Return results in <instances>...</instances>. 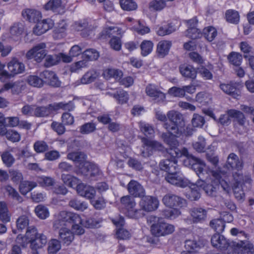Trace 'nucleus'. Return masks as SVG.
<instances>
[{
	"label": "nucleus",
	"mask_w": 254,
	"mask_h": 254,
	"mask_svg": "<svg viewBox=\"0 0 254 254\" xmlns=\"http://www.w3.org/2000/svg\"><path fill=\"white\" fill-rule=\"evenodd\" d=\"M175 31V28L170 24H165L159 26L157 28V34L159 36H163L168 35Z\"/></svg>",
	"instance_id": "48"
},
{
	"label": "nucleus",
	"mask_w": 254,
	"mask_h": 254,
	"mask_svg": "<svg viewBox=\"0 0 254 254\" xmlns=\"http://www.w3.org/2000/svg\"><path fill=\"white\" fill-rule=\"evenodd\" d=\"M0 219L4 222L10 221V216L6 204L4 202H0Z\"/></svg>",
	"instance_id": "51"
},
{
	"label": "nucleus",
	"mask_w": 254,
	"mask_h": 254,
	"mask_svg": "<svg viewBox=\"0 0 254 254\" xmlns=\"http://www.w3.org/2000/svg\"><path fill=\"white\" fill-rule=\"evenodd\" d=\"M141 141L143 147L144 148H146V150L150 149L151 150L152 149H155L160 151L163 150L164 147L162 145L157 141L151 140L145 137L142 138Z\"/></svg>",
	"instance_id": "31"
},
{
	"label": "nucleus",
	"mask_w": 254,
	"mask_h": 254,
	"mask_svg": "<svg viewBox=\"0 0 254 254\" xmlns=\"http://www.w3.org/2000/svg\"><path fill=\"white\" fill-rule=\"evenodd\" d=\"M164 204L168 207H182L185 204L186 201L179 196L173 193H169L164 196L162 199Z\"/></svg>",
	"instance_id": "11"
},
{
	"label": "nucleus",
	"mask_w": 254,
	"mask_h": 254,
	"mask_svg": "<svg viewBox=\"0 0 254 254\" xmlns=\"http://www.w3.org/2000/svg\"><path fill=\"white\" fill-rule=\"evenodd\" d=\"M243 177V176L240 174L238 175V178L234 176L236 185L233 187V191L235 197L238 200L244 199L245 197L244 191L241 189V185L244 182L242 180Z\"/></svg>",
	"instance_id": "26"
},
{
	"label": "nucleus",
	"mask_w": 254,
	"mask_h": 254,
	"mask_svg": "<svg viewBox=\"0 0 254 254\" xmlns=\"http://www.w3.org/2000/svg\"><path fill=\"white\" fill-rule=\"evenodd\" d=\"M225 18L227 22L237 24L240 21L239 12L234 9H228L225 12Z\"/></svg>",
	"instance_id": "39"
},
{
	"label": "nucleus",
	"mask_w": 254,
	"mask_h": 254,
	"mask_svg": "<svg viewBox=\"0 0 254 254\" xmlns=\"http://www.w3.org/2000/svg\"><path fill=\"white\" fill-rule=\"evenodd\" d=\"M45 65L46 67H50L57 64L60 62V59L58 54L54 55H46L45 57Z\"/></svg>",
	"instance_id": "63"
},
{
	"label": "nucleus",
	"mask_w": 254,
	"mask_h": 254,
	"mask_svg": "<svg viewBox=\"0 0 254 254\" xmlns=\"http://www.w3.org/2000/svg\"><path fill=\"white\" fill-rule=\"evenodd\" d=\"M167 116L171 123H165L163 127L170 134L180 137L183 133L182 126L184 125V121L183 115L177 111L171 110L167 113Z\"/></svg>",
	"instance_id": "3"
},
{
	"label": "nucleus",
	"mask_w": 254,
	"mask_h": 254,
	"mask_svg": "<svg viewBox=\"0 0 254 254\" xmlns=\"http://www.w3.org/2000/svg\"><path fill=\"white\" fill-rule=\"evenodd\" d=\"M37 186V184L34 182L23 181L19 185V190L22 194H26Z\"/></svg>",
	"instance_id": "44"
},
{
	"label": "nucleus",
	"mask_w": 254,
	"mask_h": 254,
	"mask_svg": "<svg viewBox=\"0 0 254 254\" xmlns=\"http://www.w3.org/2000/svg\"><path fill=\"white\" fill-rule=\"evenodd\" d=\"M237 85L236 83L221 84L220 85V87L224 92L237 98L239 96V91L237 89Z\"/></svg>",
	"instance_id": "28"
},
{
	"label": "nucleus",
	"mask_w": 254,
	"mask_h": 254,
	"mask_svg": "<svg viewBox=\"0 0 254 254\" xmlns=\"http://www.w3.org/2000/svg\"><path fill=\"white\" fill-rule=\"evenodd\" d=\"M211 242L213 247L222 251L227 250L231 246L229 240L220 234L213 235Z\"/></svg>",
	"instance_id": "12"
},
{
	"label": "nucleus",
	"mask_w": 254,
	"mask_h": 254,
	"mask_svg": "<svg viewBox=\"0 0 254 254\" xmlns=\"http://www.w3.org/2000/svg\"><path fill=\"white\" fill-rule=\"evenodd\" d=\"M112 222L117 228L116 234L118 238L122 240H127L130 238L131 234L129 231L120 228L125 224L124 219L123 217L112 219Z\"/></svg>",
	"instance_id": "15"
},
{
	"label": "nucleus",
	"mask_w": 254,
	"mask_h": 254,
	"mask_svg": "<svg viewBox=\"0 0 254 254\" xmlns=\"http://www.w3.org/2000/svg\"><path fill=\"white\" fill-rule=\"evenodd\" d=\"M197 21L195 17L187 21L188 29L187 36L188 37L194 39L199 38L201 35L200 30L196 27Z\"/></svg>",
	"instance_id": "17"
},
{
	"label": "nucleus",
	"mask_w": 254,
	"mask_h": 254,
	"mask_svg": "<svg viewBox=\"0 0 254 254\" xmlns=\"http://www.w3.org/2000/svg\"><path fill=\"white\" fill-rule=\"evenodd\" d=\"M62 179L64 184L69 187L74 188L79 184V180L76 177L69 174L62 175Z\"/></svg>",
	"instance_id": "40"
},
{
	"label": "nucleus",
	"mask_w": 254,
	"mask_h": 254,
	"mask_svg": "<svg viewBox=\"0 0 254 254\" xmlns=\"http://www.w3.org/2000/svg\"><path fill=\"white\" fill-rule=\"evenodd\" d=\"M205 245L204 241H196L194 240H187L185 241V247L189 254L196 252Z\"/></svg>",
	"instance_id": "23"
},
{
	"label": "nucleus",
	"mask_w": 254,
	"mask_h": 254,
	"mask_svg": "<svg viewBox=\"0 0 254 254\" xmlns=\"http://www.w3.org/2000/svg\"><path fill=\"white\" fill-rule=\"evenodd\" d=\"M139 127L141 132L145 135H152L154 133V130L152 126L144 122H140L139 123Z\"/></svg>",
	"instance_id": "52"
},
{
	"label": "nucleus",
	"mask_w": 254,
	"mask_h": 254,
	"mask_svg": "<svg viewBox=\"0 0 254 254\" xmlns=\"http://www.w3.org/2000/svg\"><path fill=\"white\" fill-rule=\"evenodd\" d=\"M165 180L170 184L181 188H185L190 184V181L178 172V169L175 172L167 174Z\"/></svg>",
	"instance_id": "7"
},
{
	"label": "nucleus",
	"mask_w": 254,
	"mask_h": 254,
	"mask_svg": "<svg viewBox=\"0 0 254 254\" xmlns=\"http://www.w3.org/2000/svg\"><path fill=\"white\" fill-rule=\"evenodd\" d=\"M45 80V82L51 86L58 87L60 85V81L56 73L52 71L45 70L41 74Z\"/></svg>",
	"instance_id": "22"
},
{
	"label": "nucleus",
	"mask_w": 254,
	"mask_h": 254,
	"mask_svg": "<svg viewBox=\"0 0 254 254\" xmlns=\"http://www.w3.org/2000/svg\"><path fill=\"white\" fill-rule=\"evenodd\" d=\"M37 22V23L33 28V33L37 35H41L45 33L54 26V22L50 18L41 21L39 20Z\"/></svg>",
	"instance_id": "13"
},
{
	"label": "nucleus",
	"mask_w": 254,
	"mask_h": 254,
	"mask_svg": "<svg viewBox=\"0 0 254 254\" xmlns=\"http://www.w3.org/2000/svg\"><path fill=\"white\" fill-rule=\"evenodd\" d=\"M9 173L11 180L14 183L17 184L23 180V175L18 170L11 169L9 171Z\"/></svg>",
	"instance_id": "60"
},
{
	"label": "nucleus",
	"mask_w": 254,
	"mask_h": 254,
	"mask_svg": "<svg viewBox=\"0 0 254 254\" xmlns=\"http://www.w3.org/2000/svg\"><path fill=\"white\" fill-rule=\"evenodd\" d=\"M161 137L168 145L169 147L166 149L167 152L171 156L170 159H165L160 161L159 168L161 170L166 172L167 174L175 172L178 169L177 160L176 158L181 157L182 156L186 157L187 159L190 160V164L192 166L193 162L192 159L195 157L189 153L187 148H183L180 150L178 148L179 145L178 141L167 133H163Z\"/></svg>",
	"instance_id": "2"
},
{
	"label": "nucleus",
	"mask_w": 254,
	"mask_h": 254,
	"mask_svg": "<svg viewBox=\"0 0 254 254\" xmlns=\"http://www.w3.org/2000/svg\"><path fill=\"white\" fill-rule=\"evenodd\" d=\"M113 97L117 99L119 103L121 104L126 103L128 100L127 93L123 90H120L117 93H114Z\"/></svg>",
	"instance_id": "62"
},
{
	"label": "nucleus",
	"mask_w": 254,
	"mask_h": 254,
	"mask_svg": "<svg viewBox=\"0 0 254 254\" xmlns=\"http://www.w3.org/2000/svg\"><path fill=\"white\" fill-rule=\"evenodd\" d=\"M36 215L41 219H45L50 215L48 208L42 204L37 205L35 208Z\"/></svg>",
	"instance_id": "45"
},
{
	"label": "nucleus",
	"mask_w": 254,
	"mask_h": 254,
	"mask_svg": "<svg viewBox=\"0 0 254 254\" xmlns=\"http://www.w3.org/2000/svg\"><path fill=\"white\" fill-rule=\"evenodd\" d=\"M74 28L77 31H81V35L83 37L90 36L93 30V27L86 21L75 22L74 24Z\"/></svg>",
	"instance_id": "21"
},
{
	"label": "nucleus",
	"mask_w": 254,
	"mask_h": 254,
	"mask_svg": "<svg viewBox=\"0 0 254 254\" xmlns=\"http://www.w3.org/2000/svg\"><path fill=\"white\" fill-rule=\"evenodd\" d=\"M23 17L30 22L35 23L42 17L40 11L34 9L27 8L22 12Z\"/></svg>",
	"instance_id": "20"
},
{
	"label": "nucleus",
	"mask_w": 254,
	"mask_h": 254,
	"mask_svg": "<svg viewBox=\"0 0 254 254\" xmlns=\"http://www.w3.org/2000/svg\"><path fill=\"white\" fill-rule=\"evenodd\" d=\"M47 237L43 234H41L38 237L31 240L30 248L33 251V254H39L37 250L42 248L47 243Z\"/></svg>",
	"instance_id": "19"
},
{
	"label": "nucleus",
	"mask_w": 254,
	"mask_h": 254,
	"mask_svg": "<svg viewBox=\"0 0 254 254\" xmlns=\"http://www.w3.org/2000/svg\"><path fill=\"white\" fill-rule=\"evenodd\" d=\"M121 202L127 210V215L128 217L137 218L140 216V210L134 209L136 203L133 198L128 195H126L121 198Z\"/></svg>",
	"instance_id": "8"
},
{
	"label": "nucleus",
	"mask_w": 254,
	"mask_h": 254,
	"mask_svg": "<svg viewBox=\"0 0 254 254\" xmlns=\"http://www.w3.org/2000/svg\"><path fill=\"white\" fill-rule=\"evenodd\" d=\"M190 214L193 222H198L205 219L206 211L200 207H194L190 210Z\"/></svg>",
	"instance_id": "29"
},
{
	"label": "nucleus",
	"mask_w": 254,
	"mask_h": 254,
	"mask_svg": "<svg viewBox=\"0 0 254 254\" xmlns=\"http://www.w3.org/2000/svg\"><path fill=\"white\" fill-rule=\"evenodd\" d=\"M199 186L195 184H191L189 186V190L186 193V196L190 200H197L200 197Z\"/></svg>",
	"instance_id": "34"
},
{
	"label": "nucleus",
	"mask_w": 254,
	"mask_h": 254,
	"mask_svg": "<svg viewBox=\"0 0 254 254\" xmlns=\"http://www.w3.org/2000/svg\"><path fill=\"white\" fill-rule=\"evenodd\" d=\"M141 54L143 56H146L152 51L153 44L151 41H143L141 45Z\"/></svg>",
	"instance_id": "54"
},
{
	"label": "nucleus",
	"mask_w": 254,
	"mask_h": 254,
	"mask_svg": "<svg viewBox=\"0 0 254 254\" xmlns=\"http://www.w3.org/2000/svg\"><path fill=\"white\" fill-rule=\"evenodd\" d=\"M76 190L80 196L89 199H92L96 195V191L93 187L85 185L83 183L77 185Z\"/></svg>",
	"instance_id": "18"
},
{
	"label": "nucleus",
	"mask_w": 254,
	"mask_h": 254,
	"mask_svg": "<svg viewBox=\"0 0 254 254\" xmlns=\"http://www.w3.org/2000/svg\"><path fill=\"white\" fill-rule=\"evenodd\" d=\"M235 254H254V246L247 240L233 243Z\"/></svg>",
	"instance_id": "9"
},
{
	"label": "nucleus",
	"mask_w": 254,
	"mask_h": 254,
	"mask_svg": "<svg viewBox=\"0 0 254 254\" xmlns=\"http://www.w3.org/2000/svg\"><path fill=\"white\" fill-rule=\"evenodd\" d=\"M96 129V125L93 123H86L80 127V132L82 134H89Z\"/></svg>",
	"instance_id": "64"
},
{
	"label": "nucleus",
	"mask_w": 254,
	"mask_h": 254,
	"mask_svg": "<svg viewBox=\"0 0 254 254\" xmlns=\"http://www.w3.org/2000/svg\"><path fill=\"white\" fill-rule=\"evenodd\" d=\"M227 164L232 170H241L243 167L242 161L234 153H230L227 160Z\"/></svg>",
	"instance_id": "25"
},
{
	"label": "nucleus",
	"mask_w": 254,
	"mask_h": 254,
	"mask_svg": "<svg viewBox=\"0 0 254 254\" xmlns=\"http://www.w3.org/2000/svg\"><path fill=\"white\" fill-rule=\"evenodd\" d=\"M145 92L148 96L154 100L160 99L161 100H164L166 98L165 95L154 84H150L147 85Z\"/></svg>",
	"instance_id": "24"
},
{
	"label": "nucleus",
	"mask_w": 254,
	"mask_h": 254,
	"mask_svg": "<svg viewBox=\"0 0 254 254\" xmlns=\"http://www.w3.org/2000/svg\"><path fill=\"white\" fill-rule=\"evenodd\" d=\"M229 115L235 119L240 125H244L245 123L246 119L244 114L240 111L236 110H230L228 111Z\"/></svg>",
	"instance_id": "47"
},
{
	"label": "nucleus",
	"mask_w": 254,
	"mask_h": 254,
	"mask_svg": "<svg viewBox=\"0 0 254 254\" xmlns=\"http://www.w3.org/2000/svg\"><path fill=\"white\" fill-rule=\"evenodd\" d=\"M5 190L8 193V195L12 197L13 199L19 202L22 201L23 199L22 197L20 196L18 192L11 186L9 185L6 186L5 187Z\"/></svg>",
	"instance_id": "61"
},
{
	"label": "nucleus",
	"mask_w": 254,
	"mask_h": 254,
	"mask_svg": "<svg viewBox=\"0 0 254 254\" xmlns=\"http://www.w3.org/2000/svg\"><path fill=\"white\" fill-rule=\"evenodd\" d=\"M37 182L40 186L43 187L53 186L55 184V181L53 178L44 176L38 177Z\"/></svg>",
	"instance_id": "50"
},
{
	"label": "nucleus",
	"mask_w": 254,
	"mask_h": 254,
	"mask_svg": "<svg viewBox=\"0 0 254 254\" xmlns=\"http://www.w3.org/2000/svg\"><path fill=\"white\" fill-rule=\"evenodd\" d=\"M71 222L79 223L80 216L71 212L62 211L55 215L53 227L55 230H59V231L62 229H68L67 227V224Z\"/></svg>",
	"instance_id": "5"
},
{
	"label": "nucleus",
	"mask_w": 254,
	"mask_h": 254,
	"mask_svg": "<svg viewBox=\"0 0 254 254\" xmlns=\"http://www.w3.org/2000/svg\"><path fill=\"white\" fill-rule=\"evenodd\" d=\"M41 233H38L37 229L33 226L29 227L26 231L25 235V238L27 241L28 243L31 242V240L36 238L40 235Z\"/></svg>",
	"instance_id": "55"
},
{
	"label": "nucleus",
	"mask_w": 254,
	"mask_h": 254,
	"mask_svg": "<svg viewBox=\"0 0 254 254\" xmlns=\"http://www.w3.org/2000/svg\"><path fill=\"white\" fill-rule=\"evenodd\" d=\"M7 67L9 70V78L23 72L25 68L24 64L20 62L16 58H13L8 63Z\"/></svg>",
	"instance_id": "16"
},
{
	"label": "nucleus",
	"mask_w": 254,
	"mask_h": 254,
	"mask_svg": "<svg viewBox=\"0 0 254 254\" xmlns=\"http://www.w3.org/2000/svg\"><path fill=\"white\" fill-rule=\"evenodd\" d=\"M61 249V242L57 239H52L48 244V253L49 254H56Z\"/></svg>",
	"instance_id": "42"
},
{
	"label": "nucleus",
	"mask_w": 254,
	"mask_h": 254,
	"mask_svg": "<svg viewBox=\"0 0 254 254\" xmlns=\"http://www.w3.org/2000/svg\"><path fill=\"white\" fill-rule=\"evenodd\" d=\"M59 238L63 243L69 245L74 239L72 232L69 229H62L59 233Z\"/></svg>",
	"instance_id": "32"
},
{
	"label": "nucleus",
	"mask_w": 254,
	"mask_h": 254,
	"mask_svg": "<svg viewBox=\"0 0 254 254\" xmlns=\"http://www.w3.org/2000/svg\"><path fill=\"white\" fill-rule=\"evenodd\" d=\"M54 104H50L47 107H38L35 108L34 115L38 117H45L48 116L54 109Z\"/></svg>",
	"instance_id": "35"
},
{
	"label": "nucleus",
	"mask_w": 254,
	"mask_h": 254,
	"mask_svg": "<svg viewBox=\"0 0 254 254\" xmlns=\"http://www.w3.org/2000/svg\"><path fill=\"white\" fill-rule=\"evenodd\" d=\"M228 59L231 64L235 66H239L242 63V56L239 53L232 52L230 54Z\"/></svg>",
	"instance_id": "57"
},
{
	"label": "nucleus",
	"mask_w": 254,
	"mask_h": 254,
	"mask_svg": "<svg viewBox=\"0 0 254 254\" xmlns=\"http://www.w3.org/2000/svg\"><path fill=\"white\" fill-rule=\"evenodd\" d=\"M103 34L108 37H116V35L122 36L124 33V30L118 27H109L105 28L102 31Z\"/></svg>",
	"instance_id": "43"
},
{
	"label": "nucleus",
	"mask_w": 254,
	"mask_h": 254,
	"mask_svg": "<svg viewBox=\"0 0 254 254\" xmlns=\"http://www.w3.org/2000/svg\"><path fill=\"white\" fill-rule=\"evenodd\" d=\"M123 75V72L121 70L114 68L104 69L102 73V76L107 80L111 78H114L116 80H120Z\"/></svg>",
	"instance_id": "27"
},
{
	"label": "nucleus",
	"mask_w": 254,
	"mask_h": 254,
	"mask_svg": "<svg viewBox=\"0 0 254 254\" xmlns=\"http://www.w3.org/2000/svg\"><path fill=\"white\" fill-rule=\"evenodd\" d=\"M129 193L135 197H141L145 195V191L143 186L138 182L131 180L127 185Z\"/></svg>",
	"instance_id": "14"
},
{
	"label": "nucleus",
	"mask_w": 254,
	"mask_h": 254,
	"mask_svg": "<svg viewBox=\"0 0 254 254\" xmlns=\"http://www.w3.org/2000/svg\"><path fill=\"white\" fill-rule=\"evenodd\" d=\"M67 158L74 162L75 163H79L80 164H84L86 156L84 153L80 152H73L68 154ZM79 168L81 169L80 166ZM84 168V165L83 167Z\"/></svg>",
	"instance_id": "36"
},
{
	"label": "nucleus",
	"mask_w": 254,
	"mask_h": 254,
	"mask_svg": "<svg viewBox=\"0 0 254 254\" xmlns=\"http://www.w3.org/2000/svg\"><path fill=\"white\" fill-rule=\"evenodd\" d=\"M46 45L40 43L27 51L25 57L28 60H33L37 63H41L47 55Z\"/></svg>",
	"instance_id": "6"
},
{
	"label": "nucleus",
	"mask_w": 254,
	"mask_h": 254,
	"mask_svg": "<svg viewBox=\"0 0 254 254\" xmlns=\"http://www.w3.org/2000/svg\"><path fill=\"white\" fill-rule=\"evenodd\" d=\"M33 148L36 152L41 153L48 149V145L44 141L38 140L34 143Z\"/></svg>",
	"instance_id": "59"
},
{
	"label": "nucleus",
	"mask_w": 254,
	"mask_h": 254,
	"mask_svg": "<svg viewBox=\"0 0 254 254\" xmlns=\"http://www.w3.org/2000/svg\"><path fill=\"white\" fill-rule=\"evenodd\" d=\"M120 5L123 9L127 11L134 10L137 8V4L133 0H121Z\"/></svg>",
	"instance_id": "53"
},
{
	"label": "nucleus",
	"mask_w": 254,
	"mask_h": 254,
	"mask_svg": "<svg viewBox=\"0 0 254 254\" xmlns=\"http://www.w3.org/2000/svg\"><path fill=\"white\" fill-rule=\"evenodd\" d=\"M192 160V169L199 178L196 181V185L201 188L207 195L215 196L220 185L226 192L228 193L230 191V186L224 178V171H211L202 160L197 158H193Z\"/></svg>",
	"instance_id": "1"
},
{
	"label": "nucleus",
	"mask_w": 254,
	"mask_h": 254,
	"mask_svg": "<svg viewBox=\"0 0 254 254\" xmlns=\"http://www.w3.org/2000/svg\"><path fill=\"white\" fill-rule=\"evenodd\" d=\"M182 75L186 77L194 79L196 77L197 71L190 65H182L180 67Z\"/></svg>",
	"instance_id": "33"
},
{
	"label": "nucleus",
	"mask_w": 254,
	"mask_h": 254,
	"mask_svg": "<svg viewBox=\"0 0 254 254\" xmlns=\"http://www.w3.org/2000/svg\"><path fill=\"white\" fill-rule=\"evenodd\" d=\"M141 209L147 211H152L156 209L159 205V201L155 197L150 195H144L139 202Z\"/></svg>",
	"instance_id": "10"
},
{
	"label": "nucleus",
	"mask_w": 254,
	"mask_h": 254,
	"mask_svg": "<svg viewBox=\"0 0 254 254\" xmlns=\"http://www.w3.org/2000/svg\"><path fill=\"white\" fill-rule=\"evenodd\" d=\"M26 81L29 85L36 87H41L43 85V80L36 75L29 76Z\"/></svg>",
	"instance_id": "56"
},
{
	"label": "nucleus",
	"mask_w": 254,
	"mask_h": 254,
	"mask_svg": "<svg viewBox=\"0 0 254 254\" xmlns=\"http://www.w3.org/2000/svg\"><path fill=\"white\" fill-rule=\"evenodd\" d=\"M69 205L76 210L84 211L87 208V203L84 201H81L76 198L71 199L68 203Z\"/></svg>",
	"instance_id": "46"
},
{
	"label": "nucleus",
	"mask_w": 254,
	"mask_h": 254,
	"mask_svg": "<svg viewBox=\"0 0 254 254\" xmlns=\"http://www.w3.org/2000/svg\"><path fill=\"white\" fill-rule=\"evenodd\" d=\"M87 169V173L86 176H89L91 178L95 177L100 174V171L99 168L94 164H91L89 163L84 164V168H81V171L84 172V170Z\"/></svg>",
	"instance_id": "37"
},
{
	"label": "nucleus",
	"mask_w": 254,
	"mask_h": 254,
	"mask_svg": "<svg viewBox=\"0 0 254 254\" xmlns=\"http://www.w3.org/2000/svg\"><path fill=\"white\" fill-rule=\"evenodd\" d=\"M172 46V42L168 40H162L158 42L157 45V52L158 54L164 57L167 55Z\"/></svg>",
	"instance_id": "30"
},
{
	"label": "nucleus",
	"mask_w": 254,
	"mask_h": 254,
	"mask_svg": "<svg viewBox=\"0 0 254 254\" xmlns=\"http://www.w3.org/2000/svg\"><path fill=\"white\" fill-rule=\"evenodd\" d=\"M150 222H154L151 226V232L156 237L166 236L175 231L173 225L165 222L162 219L151 215L147 219Z\"/></svg>",
	"instance_id": "4"
},
{
	"label": "nucleus",
	"mask_w": 254,
	"mask_h": 254,
	"mask_svg": "<svg viewBox=\"0 0 254 254\" xmlns=\"http://www.w3.org/2000/svg\"><path fill=\"white\" fill-rule=\"evenodd\" d=\"M98 73L94 69H91L86 72L80 79L82 84H88L93 82L98 76Z\"/></svg>",
	"instance_id": "38"
},
{
	"label": "nucleus",
	"mask_w": 254,
	"mask_h": 254,
	"mask_svg": "<svg viewBox=\"0 0 254 254\" xmlns=\"http://www.w3.org/2000/svg\"><path fill=\"white\" fill-rule=\"evenodd\" d=\"M204 35L209 41H213L217 35V30L213 27H208L204 29Z\"/></svg>",
	"instance_id": "58"
},
{
	"label": "nucleus",
	"mask_w": 254,
	"mask_h": 254,
	"mask_svg": "<svg viewBox=\"0 0 254 254\" xmlns=\"http://www.w3.org/2000/svg\"><path fill=\"white\" fill-rule=\"evenodd\" d=\"M210 226L218 233H222L225 228V222L221 219L212 220L210 222Z\"/></svg>",
	"instance_id": "49"
},
{
	"label": "nucleus",
	"mask_w": 254,
	"mask_h": 254,
	"mask_svg": "<svg viewBox=\"0 0 254 254\" xmlns=\"http://www.w3.org/2000/svg\"><path fill=\"white\" fill-rule=\"evenodd\" d=\"M131 29L140 35H144L150 32L149 28L145 25L140 20L134 21Z\"/></svg>",
	"instance_id": "41"
}]
</instances>
